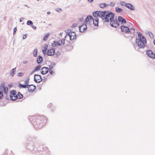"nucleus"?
I'll use <instances>...</instances> for the list:
<instances>
[{
  "mask_svg": "<svg viewBox=\"0 0 155 155\" xmlns=\"http://www.w3.org/2000/svg\"><path fill=\"white\" fill-rule=\"evenodd\" d=\"M51 71V69H50V70H49V72L51 73V74H52V71Z\"/></svg>",
  "mask_w": 155,
  "mask_h": 155,
  "instance_id": "obj_39",
  "label": "nucleus"
},
{
  "mask_svg": "<svg viewBox=\"0 0 155 155\" xmlns=\"http://www.w3.org/2000/svg\"><path fill=\"white\" fill-rule=\"evenodd\" d=\"M87 29V25L85 24H83L79 27L80 31L81 32H83L86 31Z\"/></svg>",
  "mask_w": 155,
  "mask_h": 155,
  "instance_id": "obj_12",
  "label": "nucleus"
},
{
  "mask_svg": "<svg viewBox=\"0 0 155 155\" xmlns=\"http://www.w3.org/2000/svg\"><path fill=\"white\" fill-rule=\"evenodd\" d=\"M64 39H62L58 41L54 42L52 44V45L53 47L63 45L64 44Z\"/></svg>",
  "mask_w": 155,
  "mask_h": 155,
  "instance_id": "obj_9",
  "label": "nucleus"
},
{
  "mask_svg": "<svg viewBox=\"0 0 155 155\" xmlns=\"http://www.w3.org/2000/svg\"><path fill=\"white\" fill-rule=\"evenodd\" d=\"M48 68L47 67H44L41 69V73L42 74H45L48 72Z\"/></svg>",
  "mask_w": 155,
  "mask_h": 155,
  "instance_id": "obj_16",
  "label": "nucleus"
},
{
  "mask_svg": "<svg viewBox=\"0 0 155 155\" xmlns=\"http://www.w3.org/2000/svg\"><path fill=\"white\" fill-rule=\"evenodd\" d=\"M67 36H69L70 39L71 40H72L76 39V35L75 32L74 31H71L65 37V38H66Z\"/></svg>",
  "mask_w": 155,
  "mask_h": 155,
  "instance_id": "obj_10",
  "label": "nucleus"
},
{
  "mask_svg": "<svg viewBox=\"0 0 155 155\" xmlns=\"http://www.w3.org/2000/svg\"><path fill=\"white\" fill-rule=\"evenodd\" d=\"M122 9L119 8V7H116L115 8V11L117 12H121L122 11Z\"/></svg>",
  "mask_w": 155,
  "mask_h": 155,
  "instance_id": "obj_22",
  "label": "nucleus"
},
{
  "mask_svg": "<svg viewBox=\"0 0 155 155\" xmlns=\"http://www.w3.org/2000/svg\"><path fill=\"white\" fill-rule=\"evenodd\" d=\"M34 80L36 82L39 83L42 81V79L41 76L36 74L34 76Z\"/></svg>",
  "mask_w": 155,
  "mask_h": 155,
  "instance_id": "obj_14",
  "label": "nucleus"
},
{
  "mask_svg": "<svg viewBox=\"0 0 155 155\" xmlns=\"http://www.w3.org/2000/svg\"><path fill=\"white\" fill-rule=\"evenodd\" d=\"M38 53V51L37 49H35L33 51V54L35 57H36L37 56Z\"/></svg>",
  "mask_w": 155,
  "mask_h": 155,
  "instance_id": "obj_25",
  "label": "nucleus"
},
{
  "mask_svg": "<svg viewBox=\"0 0 155 155\" xmlns=\"http://www.w3.org/2000/svg\"><path fill=\"white\" fill-rule=\"evenodd\" d=\"M43 60L42 58L40 56L38 57L37 59V62L38 64L40 63Z\"/></svg>",
  "mask_w": 155,
  "mask_h": 155,
  "instance_id": "obj_20",
  "label": "nucleus"
},
{
  "mask_svg": "<svg viewBox=\"0 0 155 155\" xmlns=\"http://www.w3.org/2000/svg\"><path fill=\"white\" fill-rule=\"evenodd\" d=\"M77 23H74L72 25V27H74L77 26Z\"/></svg>",
  "mask_w": 155,
  "mask_h": 155,
  "instance_id": "obj_33",
  "label": "nucleus"
},
{
  "mask_svg": "<svg viewBox=\"0 0 155 155\" xmlns=\"http://www.w3.org/2000/svg\"><path fill=\"white\" fill-rule=\"evenodd\" d=\"M94 0H88V1L89 2H92Z\"/></svg>",
  "mask_w": 155,
  "mask_h": 155,
  "instance_id": "obj_38",
  "label": "nucleus"
},
{
  "mask_svg": "<svg viewBox=\"0 0 155 155\" xmlns=\"http://www.w3.org/2000/svg\"><path fill=\"white\" fill-rule=\"evenodd\" d=\"M110 21V24L112 26L117 28L119 26V24L117 20H112Z\"/></svg>",
  "mask_w": 155,
  "mask_h": 155,
  "instance_id": "obj_11",
  "label": "nucleus"
},
{
  "mask_svg": "<svg viewBox=\"0 0 155 155\" xmlns=\"http://www.w3.org/2000/svg\"><path fill=\"white\" fill-rule=\"evenodd\" d=\"M106 17L105 18V21L108 22L111 20H113L114 15L110 11H107Z\"/></svg>",
  "mask_w": 155,
  "mask_h": 155,
  "instance_id": "obj_8",
  "label": "nucleus"
},
{
  "mask_svg": "<svg viewBox=\"0 0 155 155\" xmlns=\"http://www.w3.org/2000/svg\"><path fill=\"white\" fill-rule=\"evenodd\" d=\"M23 97V95L19 92L17 94L15 90L10 91V99L12 100L15 101L17 99H21Z\"/></svg>",
  "mask_w": 155,
  "mask_h": 155,
  "instance_id": "obj_4",
  "label": "nucleus"
},
{
  "mask_svg": "<svg viewBox=\"0 0 155 155\" xmlns=\"http://www.w3.org/2000/svg\"><path fill=\"white\" fill-rule=\"evenodd\" d=\"M108 6V5L104 3H102L99 4V7L101 8H104L107 6Z\"/></svg>",
  "mask_w": 155,
  "mask_h": 155,
  "instance_id": "obj_18",
  "label": "nucleus"
},
{
  "mask_svg": "<svg viewBox=\"0 0 155 155\" xmlns=\"http://www.w3.org/2000/svg\"><path fill=\"white\" fill-rule=\"evenodd\" d=\"M147 54L150 57L154 58H155V54L150 50H148L147 51Z\"/></svg>",
  "mask_w": 155,
  "mask_h": 155,
  "instance_id": "obj_13",
  "label": "nucleus"
},
{
  "mask_svg": "<svg viewBox=\"0 0 155 155\" xmlns=\"http://www.w3.org/2000/svg\"><path fill=\"white\" fill-rule=\"evenodd\" d=\"M126 7H127L128 8L130 9L131 10H134V6H133L132 5L129 3H127L126 5Z\"/></svg>",
  "mask_w": 155,
  "mask_h": 155,
  "instance_id": "obj_19",
  "label": "nucleus"
},
{
  "mask_svg": "<svg viewBox=\"0 0 155 155\" xmlns=\"http://www.w3.org/2000/svg\"><path fill=\"white\" fill-rule=\"evenodd\" d=\"M29 92H31L34 91L36 89V86L34 85H29L27 87Z\"/></svg>",
  "mask_w": 155,
  "mask_h": 155,
  "instance_id": "obj_15",
  "label": "nucleus"
},
{
  "mask_svg": "<svg viewBox=\"0 0 155 155\" xmlns=\"http://www.w3.org/2000/svg\"><path fill=\"white\" fill-rule=\"evenodd\" d=\"M56 10L57 11V12H59V11H61L62 10L61 9V8H57V9H56Z\"/></svg>",
  "mask_w": 155,
  "mask_h": 155,
  "instance_id": "obj_32",
  "label": "nucleus"
},
{
  "mask_svg": "<svg viewBox=\"0 0 155 155\" xmlns=\"http://www.w3.org/2000/svg\"><path fill=\"white\" fill-rule=\"evenodd\" d=\"M16 30H17V29H16V27H15L13 29V34H15V32L16 31Z\"/></svg>",
  "mask_w": 155,
  "mask_h": 155,
  "instance_id": "obj_31",
  "label": "nucleus"
},
{
  "mask_svg": "<svg viewBox=\"0 0 155 155\" xmlns=\"http://www.w3.org/2000/svg\"><path fill=\"white\" fill-rule=\"evenodd\" d=\"M149 35H150H150H152V33H151V32H150V33H149Z\"/></svg>",
  "mask_w": 155,
  "mask_h": 155,
  "instance_id": "obj_40",
  "label": "nucleus"
},
{
  "mask_svg": "<svg viewBox=\"0 0 155 155\" xmlns=\"http://www.w3.org/2000/svg\"><path fill=\"white\" fill-rule=\"evenodd\" d=\"M20 21L21 22V20H20Z\"/></svg>",
  "mask_w": 155,
  "mask_h": 155,
  "instance_id": "obj_44",
  "label": "nucleus"
},
{
  "mask_svg": "<svg viewBox=\"0 0 155 155\" xmlns=\"http://www.w3.org/2000/svg\"><path fill=\"white\" fill-rule=\"evenodd\" d=\"M147 41L145 38L143 36L141 38H137L135 40V44L140 48H143L145 46V44Z\"/></svg>",
  "mask_w": 155,
  "mask_h": 155,
  "instance_id": "obj_2",
  "label": "nucleus"
},
{
  "mask_svg": "<svg viewBox=\"0 0 155 155\" xmlns=\"http://www.w3.org/2000/svg\"><path fill=\"white\" fill-rule=\"evenodd\" d=\"M21 87L23 88H26L27 87L26 85H21Z\"/></svg>",
  "mask_w": 155,
  "mask_h": 155,
  "instance_id": "obj_35",
  "label": "nucleus"
},
{
  "mask_svg": "<svg viewBox=\"0 0 155 155\" xmlns=\"http://www.w3.org/2000/svg\"><path fill=\"white\" fill-rule=\"evenodd\" d=\"M128 27L124 25H122L120 28L122 31L125 33H128L130 32V28L131 30H133L134 31H135L134 27V25L130 23H127Z\"/></svg>",
  "mask_w": 155,
  "mask_h": 155,
  "instance_id": "obj_7",
  "label": "nucleus"
},
{
  "mask_svg": "<svg viewBox=\"0 0 155 155\" xmlns=\"http://www.w3.org/2000/svg\"><path fill=\"white\" fill-rule=\"evenodd\" d=\"M16 68H13L11 70L10 72V75L12 76H13L15 74V71Z\"/></svg>",
  "mask_w": 155,
  "mask_h": 155,
  "instance_id": "obj_21",
  "label": "nucleus"
},
{
  "mask_svg": "<svg viewBox=\"0 0 155 155\" xmlns=\"http://www.w3.org/2000/svg\"><path fill=\"white\" fill-rule=\"evenodd\" d=\"M4 91L5 94H6L8 92V89L7 87H4Z\"/></svg>",
  "mask_w": 155,
  "mask_h": 155,
  "instance_id": "obj_28",
  "label": "nucleus"
},
{
  "mask_svg": "<svg viewBox=\"0 0 155 155\" xmlns=\"http://www.w3.org/2000/svg\"><path fill=\"white\" fill-rule=\"evenodd\" d=\"M23 74L22 73H19L17 74V76L18 77H21L23 75Z\"/></svg>",
  "mask_w": 155,
  "mask_h": 155,
  "instance_id": "obj_30",
  "label": "nucleus"
},
{
  "mask_svg": "<svg viewBox=\"0 0 155 155\" xmlns=\"http://www.w3.org/2000/svg\"><path fill=\"white\" fill-rule=\"evenodd\" d=\"M153 43L155 45V40H153Z\"/></svg>",
  "mask_w": 155,
  "mask_h": 155,
  "instance_id": "obj_43",
  "label": "nucleus"
},
{
  "mask_svg": "<svg viewBox=\"0 0 155 155\" xmlns=\"http://www.w3.org/2000/svg\"><path fill=\"white\" fill-rule=\"evenodd\" d=\"M26 37V35H23V39H25Z\"/></svg>",
  "mask_w": 155,
  "mask_h": 155,
  "instance_id": "obj_36",
  "label": "nucleus"
},
{
  "mask_svg": "<svg viewBox=\"0 0 155 155\" xmlns=\"http://www.w3.org/2000/svg\"><path fill=\"white\" fill-rule=\"evenodd\" d=\"M110 4L111 5L113 6L115 5V3L114 2H111Z\"/></svg>",
  "mask_w": 155,
  "mask_h": 155,
  "instance_id": "obj_34",
  "label": "nucleus"
},
{
  "mask_svg": "<svg viewBox=\"0 0 155 155\" xmlns=\"http://www.w3.org/2000/svg\"><path fill=\"white\" fill-rule=\"evenodd\" d=\"M98 21L97 18L94 17L93 18L92 16L90 15L87 16L85 19V22L87 24H90L93 21V24L95 26L98 25Z\"/></svg>",
  "mask_w": 155,
  "mask_h": 155,
  "instance_id": "obj_6",
  "label": "nucleus"
},
{
  "mask_svg": "<svg viewBox=\"0 0 155 155\" xmlns=\"http://www.w3.org/2000/svg\"><path fill=\"white\" fill-rule=\"evenodd\" d=\"M118 20L122 24L125 23L126 22L125 19L120 16L118 17Z\"/></svg>",
  "mask_w": 155,
  "mask_h": 155,
  "instance_id": "obj_17",
  "label": "nucleus"
},
{
  "mask_svg": "<svg viewBox=\"0 0 155 155\" xmlns=\"http://www.w3.org/2000/svg\"><path fill=\"white\" fill-rule=\"evenodd\" d=\"M48 45H45L44 49L42 51L45 55H47L48 56H53L55 53V49L53 48H51L48 49Z\"/></svg>",
  "mask_w": 155,
  "mask_h": 155,
  "instance_id": "obj_3",
  "label": "nucleus"
},
{
  "mask_svg": "<svg viewBox=\"0 0 155 155\" xmlns=\"http://www.w3.org/2000/svg\"><path fill=\"white\" fill-rule=\"evenodd\" d=\"M50 13H50V12H47V14H50Z\"/></svg>",
  "mask_w": 155,
  "mask_h": 155,
  "instance_id": "obj_42",
  "label": "nucleus"
},
{
  "mask_svg": "<svg viewBox=\"0 0 155 155\" xmlns=\"http://www.w3.org/2000/svg\"><path fill=\"white\" fill-rule=\"evenodd\" d=\"M27 25H32L33 23L30 20H29L27 21Z\"/></svg>",
  "mask_w": 155,
  "mask_h": 155,
  "instance_id": "obj_26",
  "label": "nucleus"
},
{
  "mask_svg": "<svg viewBox=\"0 0 155 155\" xmlns=\"http://www.w3.org/2000/svg\"><path fill=\"white\" fill-rule=\"evenodd\" d=\"M34 119V121L32 122V124L36 129L41 128L46 124L47 122L46 118L42 116L35 117H30V120Z\"/></svg>",
  "mask_w": 155,
  "mask_h": 155,
  "instance_id": "obj_1",
  "label": "nucleus"
},
{
  "mask_svg": "<svg viewBox=\"0 0 155 155\" xmlns=\"http://www.w3.org/2000/svg\"><path fill=\"white\" fill-rule=\"evenodd\" d=\"M49 33H47L46 35L44 36L43 39V40L44 41H46L47 40L49 36Z\"/></svg>",
  "mask_w": 155,
  "mask_h": 155,
  "instance_id": "obj_23",
  "label": "nucleus"
},
{
  "mask_svg": "<svg viewBox=\"0 0 155 155\" xmlns=\"http://www.w3.org/2000/svg\"><path fill=\"white\" fill-rule=\"evenodd\" d=\"M127 3H126L125 2H121L120 4L121 5L123 6H126L127 4Z\"/></svg>",
  "mask_w": 155,
  "mask_h": 155,
  "instance_id": "obj_29",
  "label": "nucleus"
},
{
  "mask_svg": "<svg viewBox=\"0 0 155 155\" xmlns=\"http://www.w3.org/2000/svg\"><path fill=\"white\" fill-rule=\"evenodd\" d=\"M41 68V66L39 65H38V66L36 67L35 68V69H34V71L39 70H40Z\"/></svg>",
  "mask_w": 155,
  "mask_h": 155,
  "instance_id": "obj_24",
  "label": "nucleus"
},
{
  "mask_svg": "<svg viewBox=\"0 0 155 155\" xmlns=\"http://www.w3.org/2000/svg\"><path fill=\"white\" fill-rule=\"evenodd\" d=\"M107 11H97L93 13L94 17L97 18V17L101 18L105 21V18L107 14Z\"/></svg>",
  "mask_w": 155,
  "mask_h": 155,
  "instance_id": "obj_5",
  "label": "nucleus"
},
{
  "mask_svg": "<svg viewBox=\"0 0 155 155\" xmlns=\"http://www.w3.org/2000/svg\"><path fill=\"white\" fill-rule=\"evenodd\" d=\"M32 28H33V29H36V26H34V25H32Z\"/></svg>",
  "mask_w": 155,
  "mask_h": 155,
  "instance_id": "obj_37",
  "label": "nucleus"
},
{
  "mask_svg": "<svg viewBox=\"0 0 155 155\" xmlns=\"http://www.w3.org/2000/svg\"><path fill=\"white\" fill-rule=\"evenodd\" d=\"M137 34L138 36V38H141V37H142V34L141 33H140V32H138L137 33Z\"/></svg>",
  "mask_w": 155,
  "mask_h": 155,
  "instance_id": "obj_27",
  "label": "nucleus"
},
{
  "mask_svg": "<svg viewBox=\"0 0 155 155\" xmlns=\"http://www.w3.org/2000/svg\"><path fill=\"white\" fill-rule=\"evenodd\" d=\"M149 35H150H150H152V33H151V32H150V33H149Z\"/></svg>",
  "mask_w": 155,
  "mask_h": 155,
  "instance_id": "obj_41",
  "label": "nucleus"
}]
</instances>
